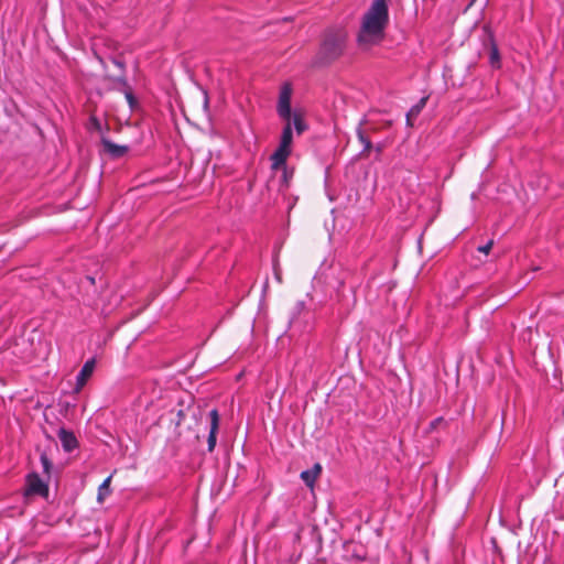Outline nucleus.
Returning <instances> with one entry per match:
<instances>
[{"label":"nucleus","mask_w":564,"mask_h":564,"mask_svg":"<svg viewBox=\"0 0 564 564\" xmlns=\"http://www.w3.org/2000/svg\"><path fill=\"white\" fill-rule=\"evenodd\" d=\"M389 22L387 0H373L362 17L357 36L359 46L369 50L384 39V30Z\"/></svg>","instance_id":"obj_1"},{"label":"nucleus","mask_w":564,"mask_h":564,"mask_svg":"<svg viewBox=\"0 0 564 564\" xmlns=\"http://www.w3.org/2000/svg\"><path fill=\"white\" fill-rule=\"evenodd\" d=\"M346 44V34L343 31H337L326 35L323 44L322 52L328 59L337 58L344 52Z\"/></svg>","instance_id":"obj_2"},{"label":"nucleus","mask_w":564,"mask_h":564,"mask_svg":"<svg viewBox=\"0 0 564 564\" xmlns=\"http://www.w3.org/2000/svg\"><path fill=\"white\" fill-rule=\"evenodd\" d=\"M291 86L289 84L283 85L279 95L278 113L286 121L291 120Z\"/></svg>","instance_id":"obj_3"},{"label":"nucleus","mask_w":564,"mask_h":564,"mask_svg":"<svg viewBox=\"0 0 564 564\" xmlns=\"http://www.w3.org/2000/svg\"><path fill=\"white\" fill-rule=\"evenodd\" d=\"M95 370V360H87L82 367L80 371L76 376V383L74 387V393H79L82 389L85 387L89 378L93 376Z\"/></svg>","instance_id":"obj_4"},{"label":"nucleus","mask_w":564,"mask_h":564,"mask_svg":"<svg viewBox=\"0 0 564 564\" xmlns=\"http://www.w3.org/2000/svg\"><path fill=\"white\" fill-rule=\"evenodd\" d=\"M47 485L36 474L29 475L26 479V495L47 496Z\"/></svg>","instance_id":"obj_5"},{"label":"nucleus","mask_w":564,"mask_h":564,"mask_svg":"<svg viewBox=\"0 0 564 564\" xmlns=\"http://www.w3.org/2000/svg\"><path fill=\"white\" fill-rule=\"evenodd\" d=\"M209 419H210V427H209V433H208L207 445H208V452H213L216 446L217 433H218V429H219V414L216 409H213L209 412Z\"/></svg>","instance_id":"obj_6"},{"label":"nucleus","mask_w":564,"mask_h":564,"mask_svg":"<svg viewBox=\"0 0 564 564\" xmlns=\"http://www.w3.org/2000/svg\"><path fill=\"white\" fill-rule=\"evenodd\" d=\"M290 154V149L282 148V145L279 144L278 149L272 153L270 158L272 170H280L281 166H284Z\"/></svg>","instance_id":"obj_7"},{"label":"nucleus","mask_w":564,"mask_h":564,"mask_svg":"<svg viewBox=\"0 0 564 564\" xmlns=\"http://www.w3.org/2000/svg\"><path fill=\"white\" fill-rule=\"evenodd\" d=\"M58 438L66 452H72L77 446V440L75 435L65 429H61L58 431Z\"/></svg>","instance_id":"obj_8"},{"label":"nucleus","mask_w":564,"mask_h":564,"mask_svg":"<svg viewBox=\"0 0 564 564\" xmlns=\"http://www.w3.org/2000/svg\"><path fill=\"white\" fill-rule=\"evenodd\" d=\"M115 87L124 94V97L127 101L129 102L130 107H133L135 100L133 97V94L131 91V88L129 87L127 80L123 77H118L113 80Z\"/></svg>","instance_id":"obj_9"},{"label":"nucleus","mask_w":564,"mask_h":564,"mask_svg":"<svg viewBox=\"0 0 564 564\" xmlns=\"http://www.w3.org/2000/svg\"><path fill=\"white\" fill-rule=\"evenodd\" d=\"M102 145H104L105 150L110 155H112L115 158L122 156L128 151V147H126V145H118V144H116L112 141L107 140V139L102 140Z\"/></svg>","instance_id":"obj_10"},{"label":"nucleus","mask_w":564,"mask_h":564,"mask_svg":"<svg viewBox=\"0 0 564 564\" xmlns=\"http://www.w3.org/2000/svg\"><path fill=\"white\" fill-rule=\"evenodd\" d=\"M292 140H293L292 124H291V120H288L285 127L283 128L282 134H281L280 145H282V148H288L291 150Z\"/></svg>","instance_id":"obj_11"},{"label":"nucleus","mask_w":564,"mask_h":564,"mask_svg":"<svg viewBox=\"0 0 564 564\" xmlns=\"http://www.w3.org/2000/svg\"><path fill=\"white\" fill-rule=\"evenodd\" d=\"M111 476L107 477L98 488V501H102L110 494Z\"/></svg>","instance_id":"obj_12"},{"label":"nucleus","mask_w":564,"mask_h":564,"mask_svg":"<svg viewBox=\"0 0 564 564\" xmlns=\"http://www.w3.org/2000/svg\"><path fill=\"white\" fill-rule=\"evenodd\" d=\"M301 479L305 482L306 486L308 487H313L314 486V482H315V477L313 474H311V471L307 469V470H303L301 473Z\"/></svg>","instance_id":"obj_13"},{"label":"nucleus","mask_w":564,"mask_h":564,"mask_svg":"<svg viewBox=\"0 0 564 564\" xmlns=\"http://www.w3.org/2000/svg\"><path fill=\"white\" fill-rule=\"evenodd\" d=\"M292 121L297 134H301L306 129V126L300 116L295 115Z\"/></svg>","instance_id":"obj_14"},{"label":"nucleus","mask_w":564,"mask_h":564,"mask_svg":"<svg viewBox=\"0 0 564 564\" xmlns=\"http://www.w3.org/2000/svg\"><path fill=\"white\" fill-rule=\"evenodd\" d=\"M425 102H426V98H422V99L419 101V104H417V105L413 106V107L410 109V111H409V113H408V118H409L410 116H416V115H419V113H420V111H421V109L425 106Z\"/></svg>","instance_id":"obj_15"},{"label":"nucleus","mask_w":564,"mask_h":564,"mask_svg":"<svg viewBox=\"0 0 564 564\" xmlns=\"http://www.w3.org/2000/svg\"><path fill=\"white\" fill-rule=\"evenodd\" d=\"M280 170H282V181L285 184V186H288L290 180L293 176V172L288 169L286 164H284V166H281Z\"/></svg>","instance_id":"obj_16"},{"label":"nucleus","mask_w":564,"mask_h":564,"mask_svg":"<svg viewBox=\"0 0 564 564\" xmlns=\"http://www.w3.org/2000/svg\"><path fill=\"white\" fill-rule=\"evenodd\" d=\"M358 139L364 144V151H369L371 149V141L368 138H366L361 130H358Z\"/></svg>","instance_id":"obj_17"},{"label":"nucleus","mask_w":564,"mask_h":564,"mask_svg":"<svg viewBox=\"0 0 564 564\" xmlns=\"http://www.w3.org/2000/svg\"><path fill=\"white\" fill-rule=\"evenodd\" d=\"M41 463H42V467H43L44 473L48 474L50 469L52 467V464H51V462L48 460V458H47V456L45 454L41 455Z\"/></svg>","instance_id":"obj_18"},{"label":"nucleus","mask_w":564,"mask_h":564,"mask_svg":"<svg viewBox=\"0 0 564 564\" xmlns=\"http://www.w3.org/2000/svg\"><path fill=\"white\" fill-rule=\"evenodd\" d=\"M492 243L494 242L491 240L488 241L486 245L478 247V251H480V252H482L485 254H488L490 249H491V247H492Z\"/></svg>","instance_id":"obj_19"},{"label":"nucleus","mask_w":564,"mask_h":564,"mask_svg":"<svg viewBox=\"0 0 564 564\" xmlns=\"http://www.w3.org/2000/svg\"><path fill=\"white\" fill-rule=\"evenodd\" d=\"M499 61V54L497 47H494L490 54V63L495 65Z\"/></svg>","instance_id":"obj_20"},{"label":"nucleus","mask_w":564,"mask_h":564,"mask_svg":"<svg viewBox=\"0 0 564 564\" xmlns=\"http://www.w3.org/2000/svg\"><path fill=\"white\" fill-rule=\"evenodd\" d=\"M308 470L311 471V474H313V475H314L315 479H317V477L319 476V474H321V471H322V467H321V465H319V464H315V465L313 466V468H312V469H308Z\"/></svg>","instance_id":"obj_21"},{"label":"nucleus","mask_w":564,"mask_h":564,"mask_svg":"<svg viewBox=\"0 0 564 564\" xmlns=\"http://www.w3.org/2000/svg\"><path fill=\"white\" fill-rule=\"evenodd\" d=\"M308 470L311 471V474H313V475H314L315 479H317V477L319 476V474H321V471H322V467H321V465H319V464H315V465L313 466V468H312V469H308Z\"/></svg>","instance_id":"obj_22"},{"label":"nucleus","mask_w":564,"mask_h":564,"mask_svg":"<svg viewBox=\"0 0 564 564\" xmlns=\"http://www.w3.org/2000/svg\"><path fill=\"white\" fill-rule=\"evenodd\" d=\"M208 106H209V99H208L207 93L204 91V110L205 111L208 110Z\"/></svg>","instance_id":"obj_23"},{"label":"nucleus","mask_w":564,"mask_h":564,"mask_svg":"<svg viewBox=\"0 0 564 564\" xmlns=\"http://www.w3.org/2000/svg\"><path fill=\"white\" fill-rule=\"evenodd\" d=\"M476 0H473V2H475Z\"/></svg>","instance_id":"obj_24"}]
</instances>
